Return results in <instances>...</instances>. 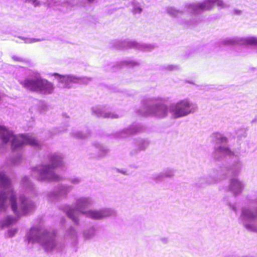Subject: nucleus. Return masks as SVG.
Instances as JSON below:
<instances>
[{
    "instance_id": "5",
    "label": "nucleus",
    "mask_w": 257,
    "mask_h": 257,
    "mask_svg": "<svg viewBox=\"0 0 257 257\" xmlns=\"http://www.w3.org/2000/svg\"><path fill=\"white\" fill-rule=\"evenodd\" d=\"M55 165L53 164V166H46L43 168L40 174V179L43 180L47 179L49 181H57L61 179L60 177L53 173L52 169H53Z\"/></svg>"
},
{
    "instance_id": "7",
    "label": "nucleus",
    "mask_w": 257,
    "mask_h": 257,
    "mask_svg": "<svg viewBox=\"0 0 257 257\" xmlns=\"http://www.w3.org/2000/svg\"><path fill=\"white\" fill-rule=\"evenodd\" d=\"M155 112L160 116L163 117L167 113V107L164 104H158L154 107Z\"/></svg>"
},
{
    "instance_id": "8",
    "label": "nucleus",
    "mask_w": 257,
    "mask_h": 257,
    "mask_svg": "<svg viewBox=\"0 0 257 257\" xmlns=\"http://www.w3.org/2000/svg\"><path fill=\"white\" fill-rule=\"evenodd\" d=\"M88 216L94 219H99L105 216L102 211H89L87 212Z\"/></svg>"
},
{
    "instance_id": "3",
    "label": "nucleus",
    "mask_w": 257,
    "mask_h": 257,
    "mask_svg": "<svg viewBox=\"0 0 257 257\" xmlns=\"http://www.w3.org/2000/svg\"><path fill=\"white\" fill-rule=\"evenodd\" d=\"M191 105L187 99L179 101L171 107L170 111L175 117L178 118L187 115L190 112Z\"/></svg>"
},
{
    "instance_id": "14",
    "label": "nucleus",
    "mask_w": 257,
    "mask_h": 257,
    "mask_svg": "<svg viewBox=\"0 0 257 257\" xmlns=\"http://www.w3.org/2000/svg\"><path fill=\"white\" fill-rule=\"evenodd\" d=\"M20 200L22 202V204H24L25 201L26 200V198L24 196H21L20 198Z\"/></svg>"
},
{
    "instance_id": "9",
    "label": "nucleus",
    "mask_w": 257,
    "mask_h": 257,
    "mask_svg": "<svg viewBox=\"0 0 257 257\" xmlns=\"http://www.w3.org/2000/svg\"><path fill=\"white\" fill-rule=\"evenodd\" d=\"M11 184L10 180L4 174H0V186L7 187Z\"/></svg>"
},
{
    "instance_id": "1",
    "label": "nucleus",
    "mask_w": 257,
    "mask_h": 257,
    "mask_svg": "<svg viewBox=\"0 0 257 257\" xmlns=\"http://www.w3.org/2000/svg\"><path fill=\"white\" fill-rule=\"evenodd\" d=\"M0 134L4 144L7 143L9 141L12 142V148L13 150L25 145L32 146L38 145L37 141L31 136L21 135L16 138L12 133L3 127H0Z\"/></svg>"
},
{
    "instance_id": "12",
    "label": "nucleus",
    "mask_w": 257,
    "mask_h": 257,
    "mask_svg": "<svg viewBox=\"0 0 257 257\" xmlns=\"http://www.w3.org/2000/svg\"><path fill=\"white\" fill-rule=\"evenodd\" d=\"M67 214H68V216L71 219H72L73 220H74V221H75L76 223L78 221V219L77 218H75L74 217H73V215L72 214V213L71 212H68L67 213Z\"/></svg>"
},
{
    "instance_id": "2",
    "label": "nucleus",
    "mask_w": 257,
    "mask_h": 257,
    "mask_svg": "<svg viewBox=\"0 0 257 257\" xmlns=\"http://www.w3.org/2000/svg\"><path fill=\"white\" fill-rule=\"evenodd\" d=\"M23 85L25 88L32 91L50 93L53 90V85L52 83L41 78L25 80Z\"/></svg>"
},
{
    "instance_id": "11",
    "label": "nucleus",
    "mask_w": 257,
    "mask_h": 257,
    "mask_svg": "<svg viewBox=\"0 0 257 257\" xmlns=\"http://www.w3.org/2000/svg\"><path fill=\"white\" fill-rule=\"evenodd\" d=\"M219 151L221 152H224L227 155H232L233 154V153L229 149V148H222V147H220L219 148Z\"/></svg>"
},
{
    "instance_id": "13",
    "label": "nucleus",
    "mask_w": 257,
    "mask_h": 257,
    "mask_svg": "<svg viewBox=\"0 0 257 257\" xmlns=\"http://www.w3.org/2000/svg\"><path fill=\"white\" fill-rule=\"evenodd\" d=\"M13 59L15 61H17V62H22L23 61L22 58L19 57L18 56H14L13 57Z\"/></svg>"
},
{
    "instance_id": "4",
    "label": "nucleus",
    "mask_w": 257,
    "mask_h": 257,
    "mask_svg": "<svg viewBox=\"0 0 257 257\" xmlns=\"http://www.w3.org/2000/svg\"><path fill=\"white\" fill-rule=\"evenodd\" d=\"M10 197L11 207L14 212L17 211V205L16 203V197L12 190L8 189L6 192L0 193V208H3L5 206L7 199Z\"/></svg>"
},
{
    "instance_id": "6",
    "label": "nucleus",
    "mask_w": 257,
    "mask_h": 257,
    "mask_svg": "<svg viewBox=\"0 0 257 257\" xmlns=\"http://www.w3.org/2000/svg\"><path fill=\"white\" fill-rule=\"evenodd\" d=\"M214 3L219 6H221L223 4L222 2L220 0H208L196 6L195 8V10L203 11L210 9L211 4Z\"/></svg>"
},
{
    "instance_id": "15",
    "label": "nucleus",
    "mask_w": 257,
    "mask_h": 257,
    "mask_svg": "<svg viewBox=\"0 0 257 257\" xmlns=\"http://www.w3.org/2000/svg\"><path fill=\"white\" fill-rule=\"evenodd\" d=\"M223 139L225 142H226V141H227L226 138H223Z\"/></svg>"
},
{
    "instance_id": "10",
    "label": "nucleus",
    "mask_w": 257,
    "mask_h": 257,
    "mask_svg": "<svg viewBox=\"0 0 257 257\" xmlns=\"http://www.w3.org/2000/svg\"><path fill=\"white\" fill-rule=\"evenodd\" d=\"M245 43L249 45H257V38L254 37H249L244 41Z\"/></svg>"
}]
</instances>
